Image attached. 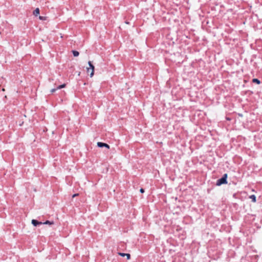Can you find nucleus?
<instances>
[{
	"label": "nucleus",
	"instance_id": "1",
	"mask_svg": "<svg viewBox=\"0 0 262 262\" xmlns=\"http://www.w3.org/2000/svg\"><path fill=\"white\" fill-rule=\"evenodd\" d=\"M227 174H226V173L224 174L222 178L217 180V181L216 182V185L220 186L222 184L227 183Z\"/></svg>",
	"mask_w": 262,
	"mask_h": 262
},
{
	"label": "nucleus",
	"instance_id": "2",
	"mask_svg": "<svg viewBox=\"0 0 262 262\" xmlns=\"http://www.w3.org/2000/svg\"><path fill=\"white\" fill-rule=\"evenodd\" d=\"M88 63L89 68H87V72H90V77H92L94 75V66L92 64L91 61H89Z\"/></svg>",
	"mask_w": 262,
	"mask_h": 262
},
{
	"label": "nucleus",
	"instance_id": "3",
	"mask_svg": "<svg viewBox=\"0 0 262 262\" xmlns=\"http://www.w3.org/2000/svg\"><path fill=\"white\" fill-rule=\"evenodd\" d=\"M97 146L99 147H106L107 148H110V146L106 144V143H102V142H98L97 143Z\"/></svg>",
	"mask_w": 262,
	"mask_h": 262
},
{
	"label": "nucleus",
	"instance_id": "4",
	"mask_svg": "<svg viewBox=\"0 0 262 262\" xmlns=\"http://www.w3.org/2000/svg\"><path fill=\"white\" fill-rule=\"evenodd\" d=\"M32 224L34 226H36L38 225H41L42 224V223L41 222H38L37 221V220H32Z\"/></svg>",
	"mask_w": 262,
	"mask_h": 262
},
{
	"label": "nucleus",
	"instance_id": "5",
	"mask_svg": "<svg viewBox=\"0 0 262 262\" xmlns=\"http://www.w3.org/2000/svg\"><path fill=\"white\" fill-rule=\"evenodd\" d=\"M121 256H126L127 259H129L130 258V255L128 253H118Z\"/></svg>",
	"mask_w": 262,
	"mask_h": 262
},
{
	"label": "nucleus",
	"instance_id": "6",
	"mask_svg": "<svg viewBox=\"0 0 262 262\" xmlns=\"http://www.w3.org/2000/svg\"><path fill=\"white\" fill-rule=\"evenodd\" d=\"M249 198L251 200L252 202H256V196L254 194L250 195Z\"/></svg>",
	"mask_w": 262,
	"mask_h": 262
},
{
	"label": "nucleus",
	"instance_id": "7",
	"mask_svg": "<svg viewBox=\"0 0 262 262\" xmlns=\"http://www.w3.org/2000/svg\"><path fill=\"white\" fill-rule=\"evenodd\" d=\"M39 14V8H36V9L33 12V14L35 16H37Z\"/></svg>",
	"mask_w": 262,
	"mask_h": 262
},
{
	"label": "nucleus",
	"instance_id": "8",
	"mask_svg": "<svg viewBox=\"0 0 262 262\" xmlns=\"http://www.w3.org/2000/svg\"><path fill=\"white\" fill-rule=\"evenodd\" d=\"M54 224L53 222H51L49 221H47L44 223H42V224H48V225H53Z\"/></svg>",
	"mask_w": 262,
	"mask_h": 262
},
{
	"label": "nucleus",
	"instance_id": "9",
	"mask_svg": "<svg viewBox=\"0 0 262 262\" xmlns=\"http://www.w3.org/2000/svg\"><path fill=\"white\" fill-rule=\"evenodd\" d=\"M73 54L74 56H78L79 54V52L77 51H73Z\"/></svg>",
	"mask_w": 262,
	"mask_h": 262
},
{
	"label": "nucleus",
	"instance_id": "10",
	"mask_svg": "<svg viewBox=\"0 0 262 262\" xmlns=\"http://www.w3.org/2000/svg\"><path fill=\"white\" fill-rule=\"evenodd\" d=\"M66 84H61L60 85H59L57 87V89L58 90H59V89H61L62 88H63L66 86Z\"/></svg>",
	"mask_w": 262,
	"mask_h": 262
},
{
	"label": "nucleus",
	"instance_id": "11",
	"mask_svg": "<svg viewBox=\"0 0 262 262\" xmlns=\"http://www.w3.org/2000/svg\"><path fill=\"white\" fill-rule=\"evenodd\" d=\"M252 81H253V82L256 83L257 84L260 83V81L258 79H256V78L253 79Z\"/></svg>",
	"mask_w": 262,
	"mask_h": 262
},
{
	"label": "nucleus",
	"instance_id": "12",
	"mask_svg": "<svg viewBox=\"0 0 262 262\" xmlns=\"http://www.w3.org/2000/svg\"><path fill=\"white\" fill-rule=\"evenodd\" d=\"M39 18L40 19V20H46V17L45 16H40L39 17Z\"/></svg>",
	"mask_w": 262,
	"mask_h": 262
},
{
	"label": "nucleus",
	"instance_id": "13",
	"mask_svg": "<svg viewBox=\"0 0 262 262\" xmlns=\"http://www.w3.org/2000/svg\"><path fill=\"white\" fill-rule=\"evenodd\" d=\"M57 90V88H56V89H52V90H51V93H54V92H55Z\"/></svg>",
	"mask_w": 262,
	"mask_h": 262
},
{
	"label": "nucleus",
	"instance_id": "14",
	"mask_svg": "<svg viewBox=\"0 0 262 262\" xmlns=\"http://www.w3.org/2000/svg\"><path fill=\"white\" fill-rule=\"evenodd\" d=\"M78 195H79L78 193H75L73 195L72 198H75V196H78Z\"/></svg>",
	"mask_w": 262,
	"mask_h": 262
},
{
	"label": "nucleus",
	"instance_id": "15",
	"mask_svg": "<svg viewBox=\"0 0 262 262\" xmlns=\"http://www.w3.org/2000/svg\"><path fill=\"white\" fill-rule=\"evenodd\" d=\"M140 191L141 192V193H143L144 192V190L143 188H141L140 190Z\"/></svg>",
	"mask_w": 262,
	"mask_h": 262
}]
</instances>
